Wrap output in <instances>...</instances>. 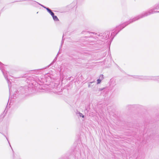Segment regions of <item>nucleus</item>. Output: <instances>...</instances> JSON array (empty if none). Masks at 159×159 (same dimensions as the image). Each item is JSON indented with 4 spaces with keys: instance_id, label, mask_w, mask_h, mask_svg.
Here are the masks:
<instances>
[{
    "instance_id": "nucleus-1",
    "label": "nucleus",
    "mask_w": 159,
    "mask_h": 159,
    "mask_svg": "<svg viewBox=\"0 0 159 159\" xmlns=\"http://www.w3.org/2000/svg\"><path fill=\"white\" fill-rule=\"evenodd\" d=\"M159 8V3L155 5L153 8L150 9L148 11H146L141 14L133 18L130 21V22H133L147 16L151 14L155 13H159V11H155V10L158 9Z\"/></svg>"
},
{
    "instance_id": "nucleus-2",
    "label": "nucleus",
    "mask_w": 159,
    "mask_h": 159,
    "mask_svg": "<svg viewBox=\"0 0 159 159\" xmlns=\"http://www.w3.org/2000/svg\"><path fill=\"white\" fill-rule=\"evenodd\" d=\"M132 19H130L129 21L126 22L122 25H120L116 27V28L115 30V31L113 33H112L111 34V37L112 40L113 39L114 37L121 30L124 28L125 26L127 25H128L132 23V22H130V20Z\"/></svg>"
},
{
    "instance_id": "nucleus-3",
    "label": "nucleus",
    "mask_w": 159,
    "mask_h": 159,
    "mask_svg": "<svg viewBox=\"0 0 159 159\" xmlns=\"http://www.w3.org/2000/svg\"><path fill=\"white\" fill-rule=\"evenodd\" d=\"M134 78L139 80H156L159 78V76H134Z\"/></svg>"
},
{
    "instance_id": "nucleus-4",
    "label": "nucleus",
    "mask_w": 159,
    "mask_h": 159,
    "mask_svg": "<svg viewBox=\"0 0 159 159\" xmlns=\"http://www.w3.org/2000/svg\"><path fill=\"white\" fill-rule=\"evenodd\" d=\"M3 64H2L1 62H0V69L2 70L3 75L5 77V78L7 80V82L8 84V86L9 89V91L10 93H11V82L9 80V79L10 80V79H9L7 76V73H6V74L5 73V72L3 71Z\"/></svg>"
},
{
    "instance_id": "nucleus-5",
    "label": "nucleus",
    "mask_w": 159,
    "mask_h": 159,
    "mask_svg": "<svg viewBox=\"0 0 159 159\" xmlns=\"http://www.w3.org/2000/svg\"><path fill=\"white\" fill-rule=\"evenodd\" d=\"M110 32L108 31H106L105 33H102L99 35L100 39H102L103 40H106L109 38V35Z\"/></svg>"
},
{
    "instance_id": "nucleus-6",
    "label": "nucleus",
    "mask_w": 159,
    "mask_h": 159,
    "mask_svg": "<svg viewBox=\"0 0 159 159\" xmlns=\"http://www.w3.org/2000/svg\"><path fill=\"white\" fill-rule=\"evenodd\" d=\"M46 10L48 11L51 14V15L52 16H53L54 15V13L52 12V10H50L49 8H46Z\"/></svg>"
},
{
    "instance_id": "nucleus-7",
    "label": "nucleus",
    "mask_w": 159,
    "mask_h": 159,
    "mask_svg": "<svg viewBox=\"0 0 159 159\" xmlns=\"http://www.w3.org/2000/svg\"><path fill=\"white\" fill-rule=\"evenodd\" d=\"M76 114L78 116H80V117H82V118L84 117V116L82 114L80 113L79 111H77L76 112Z\"/></svg>"
},
{
    "instance_id": "nucleus-8",
    "label": "nucleus",
    "mask_w": 159,
    "mask_h": 159,
    "mask_svg": "<svg viewBox=\"0 0 159 159\" xmlns=\"http://www.w3.org/2000/svg\"><path fill=\"white\" fill-rule=\"evenodd\" d=\"M52 16V17L53 19L55 21H57L59 20V19L57 16H54V14L53 15V16Z\"/></svg>"
},
{
    "instance_id": "nucleus-9",
    "label": "nucleus",
    "mask_w": 159,
    "mask_h": 159,
    "mask_svg": "<svg viewBox=\"0 0 159 159\" xmlns=\"http://www.w3.org/2000/svg\"><path fill=\"white\" fill-rule=\"evenodd\" d=\"M97 84H100L101 81V80H100V79H98L97 80Z\"/></svg>"
},
{
    "instance_id": "nucleus-10",
    "label": "nucleus",
    "mask_w": 159,
    "mask_h": 159,
    "mask_svg": "<svg viewBox=\"0 0 159 159\" xmlns=\"http://www.w3.org/2000/svg\"><path fill=\"white\" fill-rule=\"evenodd\" d=\"M38 4H39V5H41V6H42V7H43V8H45L46 9V8H48V7H47L45 6H44L40 4V3H39L38 2H37Z\"/></svg>"
},
{
    "instance_id": "nucleus-11",
    "label": "nucleus",
    "mask_w": 159,
    "mask_h": 159,
    "mask_svg": "<svg viewBox=\"0 0 159 159\" xmlns=\"http://www.w3.org/2000/svg\"><path fill=\"white\" fill-rule=\"evenodd\" d=\"M38 4H39V5H41V6H42V7H43V8H45L46 9V8H48V7H47L45 6H44L40 4V3H39L38 2H37Z\"/></svg>"
},
{
    "instance_id": "nucleus-12",
    "label": "nucleus",
    "mask_w": 159,
    "mask_h": 159,
    "mask_svg": "<svg viewBox=\"0 0 159 159\" xmlns=\"http://www.w3.org/2000/svg\"><path fill=\"white\" fill-rule=\"evenodd\" d=\"M38 4H39V5H41V6H42V7H43V8H45L46 9V8H48V7H47L45 6H44L40 4V3H39L38 2H37Z\"/></svg>"
},
{
    "instance_id": "nucleus-13",
    "label": "nucleus",
    "mask_w": 159,
    "mask_h": 159,
    "mask_svg": "<svg viewBox=\"0 0 159 159\" xmlns=\"http://www.w3.org/2000/svg\"><path fill=\"white\" fill-rule=\"evenodd\" d=\"M4 136L6 137V139H7V140L8 141V143H9V144H10V146L11 147V148L12 149V151H13V152H14V151H13V149H12V148H11V145H10V143H9V141H8V139L6 137V136L5 135H4Z\"/></svg>"
},
{
    "instance_id": "nucleus-14",
    "label": "nucleus",
    "mask_w": 159,
    "mask_h": 159,
    "mask_svg": "<svg viewBox=\"0 0 159 159\" xmlns=\"http://www.w3.org/2000/svg\"><path fill=\"white\" fill-rule=\"evenodd\" d=\"M104 89V88H100V89H99L98 90H99V91H102V90H103Z\"/></svg>"
},
{
    "instance_id": "nucleus-15",
    "label": "nucleus",
    "mask_w": 159,
    "mask_h": 159,
    "mask_svg": "<svg viewBox=\"0 0 159 159\" xmlns=\"http://www.w3.org/2000/svg\"><path fill=\"white\" fill-rule=\"evenodd\" d=\"M100 77L102 78H103V75H100Z\"/></svg>"
},
{
    "instance_id": "nucleus-16",
    "label": "nucleus",
    "mask_w": 159,
    "mask_h": 159,
    "mask_svg": "<svg viewBox=\"0 0 159 159\" xmlns=\"http://www.w3.org/2000/svg\"><path fill=\"white\" fill-rule=\"evenodd\" d=\"M84 31H83L82 32V33L83 34H84Z\"/></svg>"
},
{
    "instance_id": "nucleus-17",
    "label": "nucleus",
    "mask_w": 159,
    "mask_h": 159,
    "mask_svg": "<svg viewBox=\"0 0 159 159\" xmlns=\"http://www.w3.org/2000/svg\"><path fill=\"white\" fill-rule=\"evenodd\" d=\"M64 36V34H63V37H62V40H63V38Z\"/></svg>"
},
{
    "instance_id": "nucleus-18",
    "label": "nucleus",
    "mask_w": 159,
    "mask_h": 159,
    "mask_svg": "<svg viewBox=\"0 0 159 159\" xmlns=\"http://www.w3.org/2000/svg\"><path fill=\"white\" fill-rule=\"evenodd\" d=\"M63 41H62V42H61V46L62 45V43H63Z\"/></svg>"
},
{
    "instance_id": "nucleus-19",
    "label": "nucleus",
    "mask_w": 159,
    "mask_h": 159,
    "mask_svg": "<svg viewBox=\"0 0 159 159\" xmlns=\"http://www.w3.org/2000/svg\"><path fill=\"white\" fill-rule=\"evenodd\" d=\"M90 84L89 85H88V87H90Z\"/></svg>"
},
{
    "instance_id": "nucleus-20",
    "label": "nucleus",
    "mask_w": 159,
    "mask_h": 159,
    "mask_svg": "<svg viewBox=\"0 0 159 159\" xmlns=\"http://www.w3.org/2000/svg\"><path fill=\"white\" fill-rule=\"evenodd\" d=\"M93 82H90V83H91V84H92V83Z\"/></svg>"
},
{
    "instance_id": "nucleus-21",
    "label": "nucleus",
    "mask_w": 159,
    "mask_h": 159,
    "mask_svg": "<svg viewBox=\"0 0 159 159\" xmlns=\"http://www.w3.org/2000/svg\"><path fill=\"white\" fill-rule=\"evenodd\" d=\"M14 154H13V157H14Z\"/></svg>"
}]
</instances>
